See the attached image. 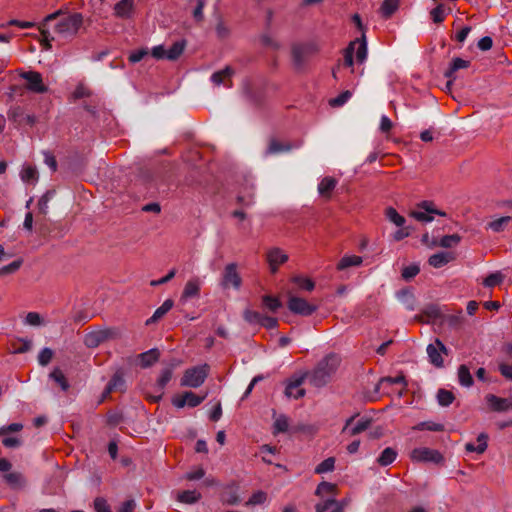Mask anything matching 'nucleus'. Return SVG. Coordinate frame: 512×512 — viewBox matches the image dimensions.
<instances>
[{
	"mask_svg": "<svg viewBox=\"0 0 512 512\" xmlns=\"http://www.w3.org/2000/svg\"><path fill=\"white\" fill-rule=\"evenodd\" d=\"M340 365V358L335 354H329L318 362L311 373H306L311 385L320 388L330 382L332 376Z\"/></svg>",
	"mask_w": 512,
	"mask_h": 512,
	"instance_id": "f257e3e1",
	"label": "nucleus"
},
{
	"mask_svg": "<svg viewBox=\"0 0 512 512\" xmlns=\"http://www.w3.org/2000/svg\"><path fill=\"white\" fill-rule=\"evenodd\" d=\"M83 23V16L81 13L68 14L55 24L54 31L62 38L72 37L77 34L80 26Z\"/></svg>",
	"mask_w": 512,
	"mask_h": 512,
	"instance_id": "f03ea898",
	"label": "nucleus"
},
{
	"mask_svg": "<svg viewBox=\"0 0 512 512\" xmlns=\"http://www.w3.org/2000/svg\"><path fill=\"white\" fill-rule=\"evenodd\" d=\"M209 365L203 364L187 369L181 379V386L197 388L201 386L209 373Z\"/></svg>",
	"mask_w": 512,
	"mask_h": 512,
	"instance_id": "7ed1b4c3",
	"label": "nucleus"
},
{
	"mask_svg": "<svg viewBox=\"0 0 512 512\" xmlns=\"http://www.w3.org/2000/svg\"><path fill=\"white\" fill-rule=\"evenodd\" d=\"M118 337L119 331L116 328H107L85 334L83 342L87 348H96L100 344L112 339H117Z\"/></svg>",
	"mask_w": 512,
	"mask_h": 512,
	"instance_id": "20e7f679",
	"label": "nucleus"
},
{
	"mask_svg": "<svg viewBox=\"0 0 512 512\" xmlns=\"http://www.w3.org/2000/svg\"><path fill=\"white\" fill-rule=\"evenodd\" d=\"M411 459L417 462H429L436 465H442L444 463V457L438 450L427 447H420L412 450Z\"/></svg>",
	"mask_w": 512,
	"mask_h": 512,
	"instance_id": "39448f33",
	"label": "nucleus"
},
{
	"mask_svg": "<svg viewBox=\"0 0 512 512\" xmlns=\"http://www.w3.org/2000/svg\"><path fill=\"white\" fill-rule=\"evenodd\" d=\"M243 318L249 324H259L267 329H274L278 326L277 318L270 317L250 309H246L243 312Z\"/></svg>",
	"mask_w": 512,
	"mask_h": 512,
	"instance_id": "423d86ee",
	"label": "nucleus"
},
{
	"mask_svg": "<svg viewBox=\"0 0 512 512\" xmlns=\"http://www.w3.org/2000/svg\"><path fill=\"white\" fill-rule=\"evenodd\" d=\"M317 49L312 44H294L291 49L292 61L297 69L304 66L306 58L314 53Z\"/></svg>",
	"mask_w": 512,
	"mask_h": 512,
	"instance_id": "0eeeda50",
	"label": "nucleus"
},
{
	"mask_svg": "<svg viewBox=\"0 0 512 512\" xmlns=\"http://www.w3.org/2000/svg\"><path fill=\"white\" fill-rule=\"evenodd\" d=\"M19 76L26 80V89L34 93H45L48 87L43 83L42 75L36 71H22Z\"/></svg>",
	"mask_w": 512,
	"mask_h": 512,
	"instance_id": "6e6552de",
	"label": "nucleus"
},
{
	"mask_svg": "<svg viewBox=\"0 0 512 512\" xmlns=\"http://www.w3.org/2000/svg\"><path fill=\"white\" fill-rule=\"evenodd\" d=\"M287 306L291 312L302 316H310L317 310L316 305L310 304L304 298L297 296H290Z\"/></svg>",
	"mask_w": 512,
	"mask_h": 512,
	"instance_id": "1a4fd4ad",
	"label": "nucleus"
},
{
	"mask_svg": "<svg viewBox=\"0 0 512 512\" xmlns=\"http://www.w3.org/2000/svg\"><path fill=\"white\" fill-rule=\"evenodd\" d=\"M8 119L18 126L29 125L33 126L36 123V117L33 114L25 113L21 106L11 107L7 113Z\"/></svg>",
	"mask_w": 512,
	"mask_h": 512,
	"instance_id": "9d476101",
	"label": "nucleus"
},
{
	"mask_svg": "<svg viewBox=\"0 0 512 512\" xmlns=\"http://www.w3.org/2000/svg\"><path fill=\"white\" fill-rule=\"evenodd\" d=\"M426 351L431 364L438 368L443 366V358L441 354L443 353L447 355L448 349L439 339H436L434 343L429 344Z\"/></svg>",
	"mask_w": 512,
	"mask_h": 512,
	"instance_id": "9b49d317",
	"label": "nucleus"
},
{
	"mask_svg": "<svg viewBox=\"0 0 512 512\" xmlns=\"http://www.w3.org/2000/svg\"><path fill=\"white\" fill-rule=\"evenodd\" d=\"M241 277L237 272V266L235 263H230L225 267L222 285L224 288H228L229 286H233L235 289H239L241 286Z\"/></svg>",
	"mask_w": 512,
	"mask_h": 512,
	"instance_id": "f8f14e48",
	"label": "nucleus"
},
{
	"mask_svg": "<svg viewBox=\"0 0 512 512\" xmlns=\"http://www.w3.org/2000/svg\"><path fill=\"white\" fill-rule=\"evenodd\" d=\"M125 390V380L123 377V373L121 371H117L111 378V380L108 382L106 388L104 389L102 393V402L104 399H106L112 392L120 391L123 392Z\"/></svg>",
	"mask_w": 512,
	"mask_h": 512,
	"instance_id": "ddd939ff",
	"label": "nucleus"
},
{
	"mask_svg": "<svg viewBox=\"0 0 512 512\" xmlns=\"http://www.w3.org/2000/svg\"><path fill=\"white\" fill-rule=\"evenodd\" d=\"M485 399L492 411L505 412L512 409L511 401L507 398H501L494 394H487Z\"/></svg>",
	"mask_w": 512,
	"mask_h": 512,
	"instance_id": "4468645a",
	"label": "nucleus"
},
{
	"mask_svg": "<svg viewBox=\"0 0 512 512\" xmlns=\"http://www.w3.org/2000/svg\"><path fill=\"white\" fill-rule=\"evenodd\" d=\"M63 14V11L62 10H58L52 14H49L45 17L43 23L41 24V27H40V32H41V35L43 36V41H42V46L45 48V49H50L51 48V44H50V41L53 40L54 38L53 37H50V33L49 31L45 28V26L51 22V21H54L56 20L59 16H61Z\"/></svg>",
	"mask_w": 512,
	"mask_h": 512,
	"instance_id": "2eb2a0df",
	"label": "nucleus"
},
{
	"mask_svg": "<svg viewBox=\"0 0 512 512\" xmlns=\"http://www.w3.org/2000/svg\"><path fill=\"white\" fill-rule=\"evenodd\" d=\"M288 260V255L284 254L280 249L274 248L267 254V261L272 273H276L278 266Z\"/></svg>",
	"mask_w": 512,
	"mask_h": 512,
	"instance_id": "dca6fc26",
	"label": "nucleus"
},
{
	"mask_svg": "<svg viewBox=\"0 0 512 512\" xmlns=\"http://www.w3.org/2000/svg\"><path fill=\"white\" fill-rule=\"evenodd\" d=\"M159 357V350L157 348H153L137 355V361L142 368H148L157 362Z\"/></svg>",
	"mask_w": 512,
	"mask_h": 512,
	"instance_id": "f3484780",
	"label": "nucleus"
},
{
	"mask_svg": "<svg viewBox=\"0 0 512 512\" xmlns=\"http://www.w3.org/2000/svg\"><path fill=\"white\" fill-rule=\"evenodd\" d=\"M349 44H353V52L356 49V61L362 64L367 59V42L365 34H362L361 38H356Z\"/></svg>",
	"mask_w": 512,
	"mask_h": 512,
	"instance_id": "a211bd4d",
	"label": "nucleus"
},
{
	"mask_svg": "<svg viewBox=\"0 0 512 512\" xmlns=\"http://www.w3.org/2000/svg\"><path fill=\"white\" fill-rule=\"evenodd\" d=\"M234 74V69L230 66H226L224 69L214 72L211 76V81L215 85L224 84L225 86H230V79Z\"/></svg>",
	"mask_w": 512,
	"mask_h": 512,
	"instance_id": "6ab92c4d",
	"label": "nucleus"
},
{
	"mask_svg": "<svg viewBox=\"0 0 512 512\" xmlns=\"http://www.w3.org/2000/svg\"><path fill=\"white\" fill-rule=\"evenodd\" d=\"M173 305L174 301L172 299L165 300L164 303L155 310L154 314L146 320L145 324L149 326L157 323L172 309Z\"/></svg>",
	"mask_w": 512,
	"mask_h": 512,
	"instance_id": "aec40b11",
	"label": "nucleus"
},
{
	"mask_svg": "<svg viewBox=\"0 0 512 512\" xmlns=\"http://www.w3.org/2000/svg\"><path fill=\"white\" fill-rule=\"evenodd\" d=\"M134 10V0H120L114 6L115 15L119 18H130Z\"/></svg>",
	"mask_w": 512,
	"mask_h": 512,
	"instance_id": "412c9836",
	"label": "nucleus"
},
{
	"mask_svg": "<svg viewBox=\"0 0 512 512\" xmlns=\"http://www.w3.org/2000/svg\"><path fill=\"white\" fill-rule=\"evenodd\" d=\"M305 378H306V375H302V376L296 378L295 380L291 381L285 389L286 396H288V397L293 396L296 399L303 397L305 395V390L300 389L299 387L304 382Z\"/></svg>",
	"mask_w": 512,
	"mask_h": 512,
	"instance_id": "4be33fe9",
	"label": "nucleus"
},
{
	"mask_svg": "<svg viewBox=\"0 0 512 512\" xmlns=\"http://www.w3.org/2000/svg\"><path fill=\"white\" fill-rule=\"evenodd\" d=\"M244 94L247 100L255 106H260L263 102L264 92L260 88L247 85L244 89Z\"/></svg>",
	"mask_w": 512,
	"mask_h": 512,
	"instance_id": "5701e85b",
	"label": "nucleus"
},
{
	"mask_svg": "<svg viewBox=\"0 0 512 512\" xmlns=\"http://www.w3.org/2000/svg\"><path fill=\"white\" fill-rule=\"evenodd\" d=\"M470 65V62L467 60H464L462 58L456 57L453 59L452 63L450 64L449 68L444 72V76L448 79H456L455 73L459 69L468 68Z\"/></svg>",
	"mask_w": 512,
	"mask_h": 512,
	"instance_id": "b1692460",
	"label": "nucleus"
},
{
	"mask_svg": "<svg viewBox=\"0 0 512 512\" xmlns=\"http://www.w3.org/2000/svg\"><path fill=\"white\" fill-rule=\"evenodd\" d=\"M332 509L331 512H343L344 506L339 503L334 497L326 499L322 503H318L315 506L316 512H326L329 509Z\"/></svg>",
	"mask_w": 512,
	"mask_h": 512,
	"instance_id": "393cba45",
	"label": "nucleus"
},
{
	"mask_svg": "<svg viewBox=\"0 0 512 512\" xmlns=\"http://www.w3.org/2000/svg\"><path fill=\"white\" fill-rule=\"evenodd\" d=\"M337 181L333 177H324L318 185V192L322 197L330 198Z\"/></svg>",
	"mask_w": 512,
	"mask_h": 512,
	"instance_id": "a878e982",
	"label": "nucleus"
},
{
	"mask_svg": "<svg viewBox=\"0 0 512 512\" xmlns=\"http://www.w3.org/2000/svg\"><path fill=\"white\" fill-rule=\"evenodd\" d=\"M454 258L453 256L448 252H439L436 254H433L429 257L428 263L435 267V268H441L450 261H452Z\"/></svg>",
	"mask_w": 512,
	"mask_h": 512,
	"instance_id": "bb28decb",
	"label": "nucleus"
},
{
	"mask_svg": "<svg viewBox=\"0 0 512 512\" xmlns=\"http://www.w3.org/2000/svg\"><path fill=\"white\" fill-rule=\"evenodd\" d=\"M398 299L403 303L405 308L409 311H413L416 308L415 296L408 289H402L397 292Z\"/></svg>",
	"mask_w": 512,
	"mask_h": 512,
	"instance_id": "cd10ccee",
	"label": "nucleus"
},
{
	"mask_svg": "<svg viewBox=\"0 0 512 512\" xmlns=\"http://www.w3.org/2000/svg\"><path fill=\"white\" fill-rule=\"evenodd\" d=\"M172 375H173V369L172 368H166V369H164L162 371V373L160 375V378L157 381V385H158V390L159 391H163V389L166 386V384L171 380ZM162 394H163V392H161V394L158 395V396H154L153 397V401L154 402L159 401L162 398Z\"/></svg>",
	"mask_w": 512,
	"mask_h": 512,
	"instance_id": "c85d7f7f",
	"label": "nucleus"
},
{
	"mask_svg": "<svg viewBox=\"0 0 512 512\" xmlns=\"http://www.w3.org/2000/svg\"><path fill=\"white\" fill-rule=\"evenodd\" d=\"M399 7V0H384L379 12L383 18H390Z\"/></svg>",
	"mask_w": 512,
	"mask_h": 512,
	"instance_id": "c756f323",
	"label": "nucleus"
},
{
	"mask_svg": "<svg viewBox=\"0 0 512 512\" xmlns=\"http://www.w3.org/2000/svg\"><path fill=\"white\" fill-rule=\"evenodd\" d=\"M458 380L459 383L465 387H471L474 383L469 368L464 364L460 365L458 368Z\"/></svg>",
	"mask_w": 512,
	"mask_h": 512,
	"instance_id": "7c9ffc66",
	"label": "nucleus"
},
{
	"mask_svg": "<svg viewBox=\"0 0 512 512\" xmlns=\"http://www.w3.org/2000/svg\"><path fill=\"white\" fill-rule=\"evenodd\" d=\"M201 498V494L195 490H185L177 495V500L185 504H194Z\"/></svg>",
	"mask_w": 512,
	"mask_h": 512,
	"instance_id": "2f4dec72",
	"label": "nucleus"
},
{
	"mask_svg": "<svg viewBox=\"0 0 512 512\" xmlns=\"http://www.w3.org/2000/svg\"><path fill=\"white\" fill-rule=\"evenodd\" d=\"M362 262H363V259L360 256H356V255L344 256L337 264V269L345 270L349 267L359 266L362 264Z\"/></svg>",
	"mask_w": 512,
	"mask_h": 512,
	"instance_id": "473e14b6",
	"label": "nucleus"
},
{
	"mask_svg": "<svg viewBox=\"0 0 512 512\" xmlns=\"http://www.w3.org/2000/svg\"><path fill=\"white\" fill-rule=\"evenodd\" d=\"M185 47H186L185 40L176 41L172 45V47L167 51L166 58L171 61L177 60L183 53Z\"/></svg>",
	"mask_w": 512,
	"mask_h": 512,
	"instance_id": "72a5a7b5",
	"label": "nucleus"
},
{
	"mask_svg": "<svg viewBox=\"0 0 512 512\" xmlns=\"http://www.w3.org/2000/svg\"><path fill=\"white\" fill-rule=\"evenodd\" d=\"M397 457V452L391 447L385 448L377 459V462L381 466H387L394 462Z\"/></svg>",
	"mask_w": 512,
	"mask_h": 512,
	"instance_id": "f704fd0d",
	"label": "nucleus"
},
{
	"mask_svg": "<svg viewBox=\"0 0 512 512\" xmlns=\"http://www.w3.org/2000/svg\"><path fill=\"white\" fill-rule=\"evenodd\" d=\"M262 305L265 309L275 313L278 309L282 307L281 301L277 297H273L270 295H264L262 297Z\"/></svg>",
	"mask_w": 512,
	"mask_h": 512,
	"instance_id": "c9c22d12",
	"label": "nucleus"
},
{
	"mask_svg": "<svg viewBox=\"0 0 512 512\" xmlns=\"http://www.w3.org/2000/svg\"><path fill=\"white\" fill-rule=\"evenodd\" d=\"M386 384H388V385L403 384L404 387L407 386V382H406L404 375H399L397 377H389L388 376V377H383L380 379L379 383L377 384V386L375 388V392H379L380 388Z\"/></svg>",
	"mask_w": 512,
	"mask_h": 512,
	"instance_id": "e433bc0d",
	"label": "nucleus"
},
{
	"mask_svg": "<svg viewBox=\"0 0 512 512\" xmlns=\"http://www.w3.org/2000/svg\"><path fill=\"white\" fill-rule=\"evenodd\" d=\"M512 221V217L511 216H503V217H500L494 221H491L489 224H488V228L493 230L494 232H502L504 231L505 227Z\"/></svg>",
	"mask_w": 512,
	"mask_h": 512,
	"instance_id": "4c0bfd02",
	"label": "nucleus"
},
{
	"mask_svg": "<svg viewBox=\"0 0 512 512\" xmlns=\"http://www.w3.org/2000/svg\"><path fill=\"white\" fill-rule=\"evenodd\" d=\"M455 399L453 392L446 389H439L437 392V400L440 406L447 407L449 406Z\"/></svg>",
	"mask_w": 512,
	"mask_h": 512,
	"instance_id": "58836bf2",
	"label": "nucleus"
},
{
	"mask_svg": "<svg viewBox=\"0 0 512 512\" xmlns=\"http://www.w3.org/2000/svg\"><path fill=\"white\" fill-rule=\"evenodd\" d=\"M317 496H323L324 494H331L333 497L337 494V486L330 482H321L315 491Z\"/></svg>",
	"mask_w": 512,
	"mask_h": 512,
	"instance_id": "ea45409f",
	"label": "nucleus"
},
{
	"mask_svg": "<svg viewBox=\"0 0 512 512\" xmlns=\"http://www.w3.org/2000/svg\"><path fill=\"white\" fill-rule=\"evenodd\" d=\"M385 215L389 221L398 227H403L406 222L405 218L401 216L393 207L386 208Z\"/></svg>",
	"mask_w": 512,
	"mask_h": 512,
	"instance_id": "a19ab883",
	"label": "nucleus"
},
{
	"mask_svg": "<svg viewBox=\"0 0 512 512\" xmlns=\"http://www.w3.org/2000/svg\"><path fill=\"white\" fill-rule=\"evenodd\" d=\"M291 149V145L289 144H283L276 139H272L269 142L268 148H267V154H278L281 152H287Z\"/></svg>",
	"mask_w": 512,
	"mask_h": 512,
	"instance_id": "79ce46f5",
	"label": "nucleus"
},
{
	"mask_svg": "<svg viewBox=\"0 0 512 512\" xmlns=\"http://www.w3.org/2000/svg\"><path fill=\"white\" fill-rule=\"evenodd\" d=\"M199 290V284L196 281L190 280L186 283L181 298L188 299L195 297L199 294Z\"/></svg>",
	"mask_w": 512,
	"mask_h": 512,
	"instance_id": "37998d69",
	"label": "nucleus"
},
{
	"mask_svg": "<svg viewBox=\"0 0 512 512\" xmlns=\"http://www.w3.org/2000/svg\"><path fill=\"white\" fill-rule=\"evenodd\" d=\"M50 378L53 379L56 383H58L63 391H67L70 387L66 377L62 373V371L59 368H55L50 373Z\"/></svg>",
	"mask_w": 512,
	"mask_h": 512,
	"instance_id": "c03bdc74",
	"label": "nucleus"
},
{
	"mask_svg": "<svg viewBox=\"0 0 512 512\" xmlns=\"http://www.w3.org/2000/svg\"><path fill=\"white\" fill-rule=\"evenodd\" d=\"M55 194L54 190H48L38 201L39 213L46 216L48 213V202Z\"/></svg>",
	"mask_w": 512,
	"mask_h": 512,
	"instance_id": "a18cd8bd",
	"label": "nucleus"
},
{
	"mask_svg": "<svg viewBox=\"0 0 512 512\" xmlns=\"http://www.w3.org/2000/svg\"><path fill=\"white\" fill-rule=\"evenodd\" d=\"M206 396H207V394H204L203 396H199L192 391H186L185 392L186 405L191 408L197 407L205 400Z\"/></svg>",
	"mask_w": 512,
	"mask_h": 512,
	"instance_id": "49530a36",
	"label": "nucleus"
},
{
	"mask_svg": "<svg viewBox=\"0 0 512 512\" xmlns=\"http://www.w3.org/2000/svg\"><path fill=\"white\" fill-rule=\"evenodd\" d=\"M371 418H362L349 430L350 436H355L368 429L371 425Z\"/></svg>",
	"mask_w": 512,
	"mask_h": 512,
	"instance_id": "de8ad7c7",
	"label": "nucleus"
},
{
	"mask_svg": "<svg viewBox=\"0 0 512 512\" xmlns=\"http://www.w3.org/2000/svg\"><path fill=\"white\" fill-rule=\"evenodd\" d=\"M461 241V236L458 234L446 235L438 241V246L443 248H451L456 246Z\"/></svg>",
	"mask_w": 512,
	"mask_h": 512,
	"instance_id": "09e8293b",
	"label": "nucleus"
},
{
	"mask_svg": "<svg viewBox=\"0 0 512 512\" xmlns=\"http://www.w3.org/2000/svg\"><path fill=\"white\" fill-rule=\"evenodd\" d=\"M6 482L12 487H20L24 484L23 475L19 472H11L4 475Z\"/></svg>",
	"mask_w": 512,
	"mask_h": 512,
	"instance_id": "8fccbe9b",
	"label": "nucleus"
},
{
	"mask_svg": "<svg viewBox=\"0 0 512 512\" xmlns=\"http://www.w3.org/2000/svg\"><path fill=\"white\" fill-rule=\"evenodd\" d=\"M20 175L24 182H36L38 180V172L36 168L31 166L23 168Z\"/></svg>",
	"mask_w": 512,
	"mask_h": 512,
	"instance_id": "3c124183",
	"label": "nucleus"
},
{
	"mask_svg": "<svg viewBox=\"0 0 512 512\" xmlns=\"http://www.w3.org/2000/svg\"><path fill=\"white\" fill-rule=\"evenodd\" d=\"M335 466V458L334 457H328L324 461H322L317 467L315 468V473L322 474L326 472H330L334 469Z\"/></svg>",
	"mask_w": 512,
	"mask_h": 512,
	"instance_id": "603ef678",
	"label": "nucleus"
},
{
	"mask_svg": "<svg viewBox=\"0 0 512 512\" xmlns=\"http://www.w3.org/2000/svg\"><path fill=\"white\" fill-rule=\"evenodd\" d=\"M352 96V93L349 90L342 92L335 98L329 100V105L332 107H340L345 104L349 98Z\"/></svg>",
	"mask_w": 512,
	"mask_h": 512,
	"instance_id": "864d4df0",
	"label": "nucleus"
},
{
	"mask_svg": "<svg viewBox=\"0 0 512 512\" xmlns=\"http://www.w3.org/2000/svg\"><path fill=\"white\" fill-rule=\"evenodd\" d=\"M503 279H504V276L500 272L491 273L490 275H488L485 278L483 284L486 287H494V286L501 284Z\"/></svg>",
	"mask_w": 512,
	"mask_h": 512,
	"instance_id": "5fc2aeb1",
	"label": "nucleus"
},
{
	"mask_svg": "<svg viewBox=\"0 0 512 512\" xmlns=\"http://www.w3.org/2000/svg\"><path fill=\"white\" fill-rule=\"evenodd\" d=\"M22 260L18 259L12 263L0 268V277L15 273L22 265Z\"/></svg>",
	"mask_w": 512,
	"mask_h": 512,
	"instance_id": "6e6d98bb",
	"label": "nucleus"
},
{
	"mask_svg": "<svg viewBox=\"0 0 512 512\" xmlns=\"http://www.w3.org/2000/svg\"><path fill=\"white\" fill-rule=\"evenodd\" d=\"M414 429L415 430H429V431L439 432V431H443L444 430V426L442 424H439V423L421 422V423L417 424L414 427Z\"/></svg>",
	"mask_w": 512,
	"mask_h": 512,
	"instance_id": "4d7b16f0",
	"label": "nucleus"
},
{
	"mask_svg": "<svg viewBox=\"0 0 512 512\" xmlns=\"http://www.w3.org/2000/svg\"><path fill=\"white\" fill-rule=\"evenodd\" d=\"M93 505L96 512H112L110 505L103 497H96Z\"/></svg>",
	"mask_w": 512,
	"mask_h": 512,
	"instance_id": "13d9d810",
	"label": "nucleus"
},
{
	"mask_svg": "<svg viewBox=\"0 0 512 512\" xmlns=\"http://www.w3.org/2000/svg\"><path fill=\"white\" fill-rule=\"evenodd\" d=\"M420 271V268L418 265L416 264H412V265H409L407 267H405L403 270H402V277L406 280V281H409L411 280L413 277H415Z\"/></svg>",
	"mask_w": 512,
	"mask_h": 512,
	"instance_id": "bf43d9fd",
	"label": "nucleus"
},
{
	"mask_svg": "<svg viewBox=\"0 0 512 512\" xmlns=\"http://www.w3.org/2000/svg\"><path fill=\"white\" fill-rule=\"evenodd\" d=\"M288 418L285 415H280L274 422L275 432L284 433L288 430Z\"/></svg>",
	"mask_w": 512,
	"mask_h": 512,
	"instance_id": "052dcab7",
	"label": "nucleus"
},
{
	"mask_svg": "<svg viewBox=\"0 0 512 512\" xmlns=\"http://www.w3.org/2000/svg\"><path fill=\"white\" fill-rule=\"evenodd\" d=\"M293 281L298 284L302 289L307 291H312L315 287V283L308 278H302L300 276H296L293 278Z\"/></svg>",
	"mask_w": 512,
	"mask_h": 512,
	"instance_id": "680f3d73",
	"label": "nucleus"
},
{
	"mask_svg": "<svg viewBox=\"0 0 512 512\" xmlns=\"http://www.w3.org/2000/svg\"><path fill=\"white\" fill-rule=\"evenodd\" d=\"M431 17L435 23H441L444 20L445 16V7L442 4H439L436 8H434L431 12Z\"/></svg>",
	"mask_w": 512,
	"mask_h": 512,
	"instance_id": "e2e57ef3",
	"label": "nucleus"
},
{
	"mask_svg": "<svg viewBox=\"0 0 512 512\" xmlns=\"http://www.w3.org/2000/svg\"><path fill=\"white\" fill-rule=\"evenodd\" d=\"M53 357V351L50 348H44L38 356L39 364L42 366H46L50 363Z\"/></svg>",
	"mask_w": 512,
	"mask_h": 512,
	"instance_id": "0e129e2a",
	"label": "nucleus"
},
{
	"mask_svg": "<svg viewBox=\"0 0 512 512\" xmlns=\"http://www.w3.org/2000/svg\"><path fill=\"white\" fill-rule=\"evenodd\" d=\"M266 500V493L263 491L255 492L247 501V505H260Z\"/></svg>",
	"mask_w": 512,
	"mask_h": 512,
	"instance_id": "69168bd1",
	"label": "nucleus"
},
{
	"mask_svg": "<svg viewBox=\"0 0 512 512\" xmlns=\"http://www.w3.org/2000/svg\"><path fill=\"white\" fill-rule=\"evenodd\" d=\"M136 508V502L134 499L125 500L117 508V512H134Z\"/></svg>",
	"mask_w": 512,
	"mask_h": 512,
	"instance_id": "338daca9",
	"label": "nucleus"
},
{
	"mask_svg": "<svg viewBox=\"0 0 512 512\" xmlns=\"http://www.w3.org/2000/svg\"><path fill=\"white\" fill-rule=\"evenodd\" d=\"M498 368L503 377L512 380V365L500 362Z\"/></svg>",
	"mask_w": 512,
	"mask_h": 512,
	"instance_id": "774afa93",
	"label": "nucleus"
}]
</instances>
